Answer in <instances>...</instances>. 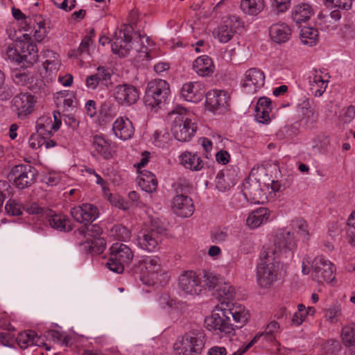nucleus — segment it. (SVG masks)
<instances>
[{"mask_svg": "<svg viewBox=\"0 0 355 355\" xmlns=\"http://www.w3.org/2000/svg\"><path fill=\"white\" fill-rule=\"evenodd\" d=\"M269 178L264 168H253L243 183L242 193L247 201L262 204L267 200Z\"/></svg>", "mask_w": 355, "mask_h": 355, "instance_id": "f257e3e1", "label": "nucleus"}, {"mask_svg": "<svg viewBox=\"0 0 355 355\" xmlns=\"http://www.w3.org/2000/svg\"><path fill=\"white\" fill-rule=\"evenodd\" d=\"M206 341L204 329L197 325H192L187 331L178 337L173 348L178 354L202 355Z\"/></svg>", "mask_w": 355, "mask_h": 355, "instance_id": "f03ea898", "label": "nucleus"}, {"mask_svg": "<svg viewBox=\"0 0 355 355\" xmlns=\"http://www.w3.org/2000/svg\"><path fill=\"white\" fill-rule=\"evenodd\" d=\"M276 251L268 247H263L260 253L261 262L257 266V282L263 288L270 286L276 280L277 272L274 261Z\"/></svg>", "mask_w": 355, "mask_h": 355, "instance_id": "7ed1b4c3", "label": "nucleus"}, {"mask_svg": "<svg viewBox=\"0 0 355 355\" xmlns=\"http://www.w3.org/2000/svg\"><path fill=\"white\" fill-rule=\"evenodd\" d=\"M174 116L171 125V132L174 137L181 142L189 141L196 130V125L187 116V110L184 107H176L170 114Z\"/></svg>", "mask_w": 355, "mask_h": 355, "instance_id": "20e7f679", "label": "nucleus"}, {"mask_svg": "<svg viewBox=\"0 0 355 355\" xmlns=\"http://www.w3.org/2000/svg\"><path fill=\"white\" fill-rule=\"evenodd\" d=\"M133 257V252L128 246L123 243H114L110 248V255L106 267L114 272L122 273Z\"/></svg>", "mask_w": 355, "mask_h": 355, "instance_id": "39448f33", "label": "nucleus"}, {"mask_svg": "<svg viewBox=\"0 0 355 355\" xmlns=\"http://www.w3.org/2000/svg\"><path fill=\"white\" fill-rule=\"evenodd\" d=\"M169 84L162 79H155L150 81L145 91L144 102L146 106L159 107L165 103L170 94Z\"/></svg>", "mask_w": 355, "mask_h": 355, "instance_id": "423d86ee", "label": "nucleus"}, {"mask_svg": "<svg viewBox=\"0 0 355 355\" xmlns=\"http://www.w3.org/2000/svg\"><path fill=\"white\" fill-rule=\"evenodd\" d=\"M37 171L29 164H18L13 166L8 175L10 182L19 189L31 187L37 180Z\"/></svg>", "mask_w": 355, "mask_h": 355, "instance_id": "0eeeda50", "label": "nucleus"}, {"mask_svg": "<svg viewBox=\"0 0 355 355\" xmlns=\"http://www.w3.org/2000/svg\"><path fill=\"white\" fill-rule=\"evenodd\" d=\"M165 231L166 228L159 220H152L150 225L142 230L138 236L139 245L144 250L153 251L161 241V236Z\"/></svg>", "mask_w": 355, "mask_h": 355, "instance_id": "6e6552de", "label": "nucleus"}, {"mask_svg": "<svg viewBox=\"0 0 355 355\" xmlns=\"http://www.w3.org/2000/svg\"><path fill=\"white\" fill-rule=\"evenodd\" d=\"M336 268L323 257H318L312 263V276L318 283L331 282L335 279Z\"/></svg>", "mask_w": 355, "mask_h": 355, "instance_id": "1a4fd4ad", "label": "nucleus"}, {"mask_svg": "<svg viewBox=\"0 0 355 355\" xmlns=\"http://www.w3.org/2000/svg\"><path fill=\"white\" fill-rule=\"evenodd\" d=\"M123 29L119 30V35L115 37L114 42L112 44V51L120 58L126 57L132 49L131 42L132 33L134 28L130 25H124Z\"/></svg>", "mask_w": 355, "mask_h": 355, "instance_id": "9d476101", "label": "nucleus"}, {"mask_svg": "<svg viewBox=\"0 0 355 355\" xmlns=\"http://www.w3.org/2000/svg\"><path fill=\"white\" fill-rule=\"evenodd\" d=\"M205 324L209 331H218L226 334H231L234 329L229 315L225 314V310L223 309L219 313H212L210 316L206 318Z\"/></svg>", "mask_w": 355, "mask_h": 355, "instance_id": "9b49d317", "label": "nucleus"}, {"mask_svg": "<svg viewBox=\"0 0 355 355\" xmlns=\"http://www.w3.org/2000/svg\"><path fill=\"white\" fill-rule=\"evenodd\" d=\"M241 24L240 19L236 17H230L214 30L213 35L220 42L227 43L232 39L236 33L237 28L240 26Z\"/></svg>", "mask_w": 355, "mask_h": 355, "instance_id": "f8f14e48", "label": "nucleus"}, {"mask_svg": "<svg viewBox=\"0 0 355 355\" xmlns=\"http://www.w3.org/2000/svg\"><path fill=\"white\" fill-rule=\"evenodd\" d=\"M114 96L120 105H131L139 98V92L132 85L121 84L115 87Z\"/></svg>", "mask_w": 355, "mask_h": 355, "instance_id": "ddd939ff", "label": "nucleus"}, {"mask_svg": "<svg viewBox=\"0 0 355 355\" xmlns=\"http://www.w3.org/2000/svg\"><path fill=\"white\" fill-rule=\"evenodd\" d=\"M180 288L185 293L198 295L202 291L198 277L193 270H186L178 279Z\"/></svg>", "mask_w": 355, "mask_h": 355, "instance_id": "4468645a", "label": "nucleus"}, {"mask_svg": "<svg viewBox=\"0 0 355 355\" xmlns=\"http://www.w3.org/2000/svg\"><path fill=\"white\" fill-rule=\"evenodd\" d=\"M35 102L33 95L20 93L12 99V105L17 112L18 117L24 119L33 112Z\"/></svg>", "mask_w": 355, "mask_h": 355, "instance_id": "2eb2a0df", "label": "nucleus"}, {"mask_svg": "<svg viewBox=\"0 0 355 355\" xmlns=\"http://www.w3.org/2000/svg\"><path fill=\"white\" fill-rule=\"evenodd\" d=\"M70 214L76 221L83 224H91L98 216L97 207L91 204L73 207Z\"/></svg>", "mask_w": 355, "mask_h": 355, "instance_id": "dca6fc26", "label": "nucleus"}, {"mask_svg": "<svg viewBox=\"0 0 355 355\" xmlns=\"http://www.w3.org/2000/svg\"><path fill=\"white\" fill-rule=\"evenodd\" d=\"M264 83V73L259 69L251 68L245 72V80L242 83V87L247 89V93L254 94Z\"/></svg>", "mask_w": 355, "mask_h": 355, "instance_id": "f3484780", "label": "nucleus"}, {"mask_svg": "<svg viewBox=\"0 0 355 355\" xmlns=\"http://www.w3.org/2000/svg\"><path fill=\"white\" fill-rule=\"evenodd\" d=\"M17 46H18L17 50L19 51L17 59L26 62V67L32 66L37 60V49L35 43L28 41H18Z\"/></svg>", "mask_w": 355, "mask_h": 355, "instance_id": "a211bd4d", "label": "nucleus"}, {"mask_svg": "<svg viewBox=\"0 0 355 355\" xmlns=\"http://www.w3.org/2000/svg\"><path fill=\"white\" fill-rule=\"evenodd\" d=\"M171 207L173 212L182 218L191 216L194 211L193 200L187 195H175Z\"/></svg>", "mask_w": 355, "mask_h": 355, "instance_id": "6ab92c4d", "label": "nucleus"}, {"mask_svg": "<svg viewBox=\"0 0 355 355\" xmlns=\"http://www.w3.org/2000/svg\"><path fill=\"white\" fill-rule=\"evenodd\" d=\"M274 243L275 249L272 250L276 251V254L281 251H293L296 247L293 234L285 230H281L276 234Z\"/></svg>", "mask_w": 355, "mask_h": 355, "instance_id": "aec40b11", "label": "nucleus"}, {"mask_svg": "<svg viewBox=\"0 0 355 355\" xmlns=\"http://www.w3.org/2000/svg\"><path fill=\"white\" fill-rule=\"evenodd\" d=\"M205 91L202 85L198 82H190L183 85L181 94L183 98L190 102H199L203 97Z\"/></svg>", "mask_w": 355, "mask_h": 355, "instance_id": "412c9836", "label": "nucleus"}, {"mask_svg": "<svg viewBox=\"0 0 355 355\" xmlns=\"http://www.w3.org/2000/svg\"><path fill=\"white\" fill-rule=\"evenodd\" d=\"M45 218L48 220L49 225L54 230L68 232L73 230L70 219L64 214H56L51 209V213L46 214Z\"/></svg>", "mask_w": 355, "mask_h": 355, "instance_id": "4be33fe9", "label": "nucleus"}, {"mask_svg": "<svg viewBox=\"0 0 355 355\" xmlns=\"http://www.w3.org/2000/svg\"><path fill=\"white\" fill-rule=\"evenodd\" d=\"M112 130L115 135L123 139L126 140L132 137L135 129L133 125L128 118H118L113 123Z\"/></svg>", "mask_w": 355, "mask_h": 355, "instance_id": "5701e85b", "label": "nucleus"}, {"mask_svg": "<svg viewBox=\"0 0 355 355\" xmlns=\"http://www.w3.org/2000/svg\"><path fill=\"white\" fill-rule=\"evenodd\" d=\"M227 96L223 91H210L206 94L205 106L211 112H215L227 105Z\"/></svg>", "mask_w": 355, "mask_h": 355, "instance_id": "b1692460", "label": "nucleus"}, {"mask_svg": "<svg viewBox=\"0 0 355 355\" xmlns=\"http://www.w3.org/2000/svg\"><path fill=\"white\" fill-rule=\"evenodd\" d=\"M193 69L200 76H210L214 71V65L208 55H202L195 60Z\"/></svg>", "mask_w": 355, "mask_h": 355, "instance_id": "393cba45", "label": "nucleus"}, {"mask_svg": "<svg viewBox=\"0 0 355 355\" xmlns=\"http://www.w3.org/2000/svg\"><path fill=\"white\" fill-rule=\"evenodd\" d=\"M269 33L272 41L281 44L288 40L291 35V30L284 23L275 24L270 26Z\"/></svg>", "mask_w": 355, "mask_h": 355, "instance_id": "a878e982", "label": "nucleus"}, {"mask_svg": "<svg viewBox=\"0 0 355 355\" xmlns=\"http://www.w3.org/2000/svg\"><path fill=\"white\" fill-rule=\"evenodd\" d=\"M270 211L268 208L260 207L253 211L248 217L247 225L252 229L260 226L268 220Z\"/></svg>", "mask_w": 355, "mask_h": 355, "instance_id": "bb28decb", "label": "nucleus"}, {"mask_svg": "<svg viewBox=\"0 0 355 355\" xmlns=\"http://www.w3.org/2000/svg\"><path fill=\"white\" fill-rule=\"evenodd\" d=\"M225 314L228 315L229 317L232 316L236 323L235 327L238 329L241 328L245 325L249 319L250 313L245 310V308L242 306H239L235 309L225 310Z\"/></svg>", "mask_w": 355, "mask_h": 355, "instance_id": "cd10ccee", "label": "nucleus"}, {"mask_svg": "<svg viewBox=\"0 0 355 355\" xmlns=\"http://www.w3.org/2000/svg\"><path fill=\"white\" fill-rule=\"evenodd\" d=\"M297 111L302 115V121H304L306 124L313 125L317 121L318 114L312 108L309 100L300 104L297 107Z\"/></svg>", "mask_w": 355, "mask_h": 355, "instance_id": "c85d7f7f", "label": "nucleus"}, {"mask_svg": "<svg viewBox=\"0 0 355 355\" xmlns=\"http://www.w3.org/2000/svg\"><path fill=\"white\" fill-rule=\"evenodd\" d=\"M311 6L308 3L299 4L294 7L292 12V19L296 24L307 21L312 15Z\"/></svg>", "mask_w": 355, "mask_h": 355, "instance_id": "c756f323", "label": "nucleus"}, {"mask_svg": "<svg viewBox=\"0 0 355 355\" xmlns=\"http://www.w3.org/2000/svg\"><path fill=\"white\" fill-rule=\"evenodd\" d=\"M180 159L185 168L191 171H200L203 168L202 160L196 154L184 152L180 155Z\"/></svg>", "mask_w": 355, "mask_h": 355, "instance_id": "7c9ffc66", "label": "nucleus"}, {"mask_svg": "<svg viewBox=\"0 0 355 355\" xmlns=\"http://www.w3.org/2000/svg\"><path fill=\"white\" fill-rule=\"evenodd\" d=\"M140 173L139 185L141 189L148 193L155 191L157 187L155 175L148 171H144L140 172Z\"/></svg>", "mask_w": 355, "mask_h": 355, "instance_id": "2f4dec72", "label": "nucleus"}, {"mask_svg": "<svg viewBox=\"0 0 355 355\" xmlns=\"http://www.w3.org/2000/svg\"><path fill=\"white\" fill-rule=\"evenodd\" d=\"M241 8L246 14L257 15L264 8L263 0H241Z\"/></svg>", "mask_w": 355, "mask_h": 355, "instance_id": "473e14b6", "label": "nucleus"}, {"mask_svg": "<svg viewBox=\"0 0 355 355\" xmlns=\"http://www.w3.org/2000/svg\"><path fill=\"white\" fill-rule=\"evenodd\" d=\"M24 64L21 69H16L12 71V78L14 83L20 86H27L31 80H33V74L25 71Z\"/></svg>", "mask_w": 355, "mask_h": 355, "instance_id": "72a5a7b5", "label": "nucleus"}, {"mask_svg": "<svg viewBox=\"0 0 355 355\" xmlns=\"http://www.w3.org/2000/svg\"><path fill=\"white\" fill-rule=\"evenodd\" d=\"M93 146L95 150L105 159L111 157V153L110 151V144L109 141L105 139L102 136L94 135L93 137Z\"/></svg>", "mask_w": 355, "mask_h": 355, "instance_id": "f704fd0d", "label": "nucleus"}, {"mask_svg": "<svg viewBox=\"0 0 355 355\" xmlns=\"http://www.w3.org/2000/svg\"><path fill=\"white\" fill-rule=\"evenodd\" d=\"M300 40L304 44L314 46L318 41V31L312 27H304L301 30Z\"/></svg>", "mask_w": 355, "mask_h": 355, "instance_id": "c9c22d12", "label": "nucleus"}, {"mask_svg": "<svg viewBox=\"0 0 355 355\" xmlns=\"http://www.w3.org/2000/svg\"><path fill=\"white\" fill-rule=\"evenodd\" d=\"M51 118L42 116L38 119L36 122V134L44 139L49 136H53V133L50 128Z\"/></svg>", "mask_w": 355, "mask_h": 355, "instance_id": "e433bc0d", "label": "nucleus"}, {"mask_svg": "<svg viewBox=\"0 0 355 355\" xmlns=\"http://www.w3.org/2000/svg\"><path fill=\"white\" fill-rule=\"evenodd\" d=\"M134 270L136 273H137L139 271L141 272V273L142 274L141 275V278L149 277L153 280H154L155 276H157L158 272L160 271L161 268H155V266L138 263V265H135Z\"/></svg>", "mask_w": 355, "mask_h": 355, "instance_id": "4c0bfd02", "label": "nucleus"}, {"mask_svg": "<svg viewBox=\"0 0 355 355\" xmlns=\"http://www.w3.org/2000/svg\"><path fill=\"white\" fill-rule=\"evenodd\" d=\"M216 296L219 299L232 300L234 297L235 291L234 287L228 284H220L216 288Z\"/></svg>", "mask_w": 355, "mask_h": 355, "instance_id": "58836bf2", "label": "nucleus"}, {"mask_svg": "<svg viewBox=\"0 0 355 355\" xmlns=\"http://www.w3.org/2000/svg\"><path fill=\"white\" fill-rule=\"evenodd\" d=\"M173 187H175L176 195L188 196L193 189V187L189 181L184 178H179L173 184Z\"/></svg>", "mask_w": 355, "mask_h": 355, "instance_id": "ea45409f", "label": "nucleus"}, {"mask_svg": "<svg viewBox=\"0 0 355 355\" xmlns=\"http://www.w3.org/2000/svg\"><path fill=\"white\" fill-rule=\"evenodd\" d=\"M114 110L113 103L105 101L101 104L98 112L103 121H110L116 115Z\"/></svg>", "mask_w": 355, "mask_h": 355, "instance_id": "a19ab883", "label": "nucleus"}, {"mask_svg": "<svg viewBox=\"0 0 355 355\" xmlns=\"http://www.w3.org/2000/svg\"><path fill=\"white\" fill-rule=\"evenodd\" d=\"M34 336H35V332L32 330L20 332L16 338V341L21 349H25L28 346L32 345V338Z\"/></svg>", "mask_w": 355, "mask_h": 355, "instance_id": "79ce46f5", "label": "nucleus"}, {"mask_svg": "<svg viewBox=\"0 0 355 355\" xmlns=\"http://www.w3.org/2000/svg\"><path fill=\"white\" fill-rule=\"evenodd\" d=\"M317 23L320 28L324 31H333L337 28V24L331 19V16H328V15L324 14L322 12L318 15Z\"/></svg>", "mask_w": 355, "mask_h": 355, "instance_id": "37998d69", "label": "nucleus"}, {"mask_svg": "<svg viewBox=\"0 0 355 355\" xmlns=\"http://www.w3.org/2000/svg\"><path fill=\"white\" fill-rule=\"evenodd\" d=\"M49 55H53V60H46L43 62L42 67L46 73H53V71H57L58 70L60 62L57 58L58 55L52 51H47L46 52V56H49Z\"/></svg>", "mask_w": 355, "mask_h": 355, "instance_id": "c03bdc74", "label": "nucleus"}, {"mask_svg": "<svg viewBox=\"0 0 355 355\" xmlns=\"http://www.w3.org/2000/svg\"><path fill=\"white\" fill-rule=\"evenodd\" d=\"M205 285L209 290H216L221 284L220 279L213 272L204 271L203 275Z\"/></svg>", "mask_w": 355, "mask_h": 355, "instance_id": "a18cd8bd", "label": "nucleus"}, {"mask_svg": "<svg viewBox=\"0 0 355 355\" xmlns=\"http://www.w3.org/2000/svg\"><path fill=\"white\" fill-rule=\"evenodd\" d=\"M345 229L348 242L355 246V211L349 216Z\"/></svg>", "mask_w": 355, "mask_h": 355, "instance_id": "49530a36", "label": "nucleus"}, {"mask_svg": "<svg viewBox=\"0 0 355 355\" xmlns=\"http://www.w3.org/2000/svg\"><path fill=\"white\" fill-rule=\"evenodd\" d=\"M324 3L327 8H338L345 10L351 9L352 0H323Z\"/></svg>", "mask_w": 355, "mask_h": 355, "instance_id": "de8ad7c7", "label": "nucleus"}, {"mask_svg": "<svg viewBox=\"0 0 355 355\" xmlns=\"http://www.w3.org/2000/svg\"><path fill=\"white\" fill-rule=\"evenodd\" d=\"M342 338L343 343L348 346L355 345V327L346 326L343 329Z\"/></svg>", "mask_w": 355, "mask_h": 355, "instance_id": "09e8293b", "label": "nucleus"}, {"mask_svg": "<svg viewBox=\"0 0 355 355\" xmlns=\"http://www.w3.org/2000/svg\"><path fill=\"white\" fill-rule=\"evenodd\" d=\"M234 184L232 182L227 180L223 172H219L216 178V187L220 191H225L231 188Z\"/></svg>", "mask_w": 355, "mask_h": 355, "instance_id": "8fccbe9b", "label": "nucleus"}, {"mask_svg": "<svg viewBox=\"0 0 355 355\" xmlns=\"http://www.w3.org/2000/svg\"><path fill=\"white\" fill-rule=\"evenodd\" d=\"M97 73L94 75H97L99 78V83L105 85L107 87H108L109 84H111L110 79L112 77V73L108 68H106L103 66H99L96 69Z\"/></svg>", "mask_w": 355, "mask_h": 355, "instance_id": "3c124183", "label": "nucleus"}, {"mask_svg": "<svg viewBox=\"0 0 355 355\" xmlns=\"http://www.w3.org/2000/svg\"><path fill=\"white\" fill-rule=\"evenodd\" d=\"M112 232L114 234L119 240L126 241L131 236L129 230L121 224L115 225L112 228Z\"/></svg>", "mask_w": 355, "mask_h": 355, "instance_id": "603ef678", "label": "nucleus"}, {"mask_svg": "<svg viewBox=\"0 0 355 355\" xmlns=\"http://www.w3.org/2000/svg\"><path fill=\"white\" fill-rule=\"evenodd\" d=\"M105 245L106 242L105 239L101 237H97L90 241L89 248L92 253L101 254L105 249Z\"/></svg>", "mask_w": 355, "mask_h": 355, "instance_id": "864d4df0", "label": "nucleus"}, {"mask_svg": "<svg viewBox=\"0 0 355 355\" xmlns=\"http://www.w3.org/2000/svg\"><path fill=\"white\" fill-rule=\"evenodd\" d=\"M26 211L30 214L46 216L51 213V209L46 207H40L37 203H33L26 208Z\"/></svg>", "mask_w": 355, "mask_h": 355, "instance_id": "5fc2aeb1", "label": "nucleus"}, {"mask_svg": "<svg viewBox=\"0 0 355 355\" xmlns=\"http://www.w3.org/2000/svg\"><path fill=\"white\" fill-rule=\"evenodd\" d=\"M279 329V324L276 321L270 322L266 328L264 334H261V336H264L267 340L272 341L275 339L274 333Z\"/></svg>", "mask_w": 355, "mask_h": 355, "instance_id": "6e6d98bb", "label": "nucleus"}, {"mask_svg": "<svg viewBox=\"0 0 355 355\" xmlns=\"http://www.w3.org/2000/svg\"><path fill=\"white\" fill-rule=\"evenodd\" d=\"M256 120L263 124H267L270 121V112L268 110H260L259 107L254 108Z\"/></svg>", "mask_w": 355, "mask_h": 355, "instance_id": "4d7b16f0", "label": "nucleus"}, {"mask_svg": "<svg viewBox=\"0 0 355 355\" xmlns=\"http://www.w3.org/2000/svg\"><path fill=\"white\" fill-rule=\"evenodd\" d=\"M5 209L7 213L12 216H19L22 214L21 205L15 200H10L6 203Z\"/></svg>", "mask_w": 355, "mask_h": 355, "instance_id": "13d9d810", "label": "nucleus"}, {"mask_svg": "<svg viewBox=\"0 0 355 355\" xmlns=\"http://www.w3.org/2000/svg\"><path fill=\"white\" fill-rule=\"evenodd\" d=\"M325 352L329 355H335L340 349L338 341L334 340H327L324 346Z\"/></svg>", "mask_w": 355, "mask_h": 355, "instance_id": "bf43d9fd", "label": "nucleus"}, {"mask_svg": "<svg viewBox=\"0 0 355 355\" xmlns=\"http://www.w3.org/2000/svg\"><path fill=\"white\" fill-rule=\"evenodd\" d=\"M44 142H46L45 139L36 133L32 134L28 141L29 146L33 149H37L43 146Z\"/></svg>", "mask_w": 355, "mask_h": 355, "instance_id": "052dcab7", "label": "nucleus"}, {"mask_svg": "<svg viewBox=\"0 0 355 355\" xmlns=\"http://www.w3.org/2000/svg\"><path fill=\"white\" fill-rule=\"evenodd\" d=\"M272 6L278 12H284L291 5V0H271Z\"/></svg>", "mask_w": 355, "mask_h": 355, "instance_id": "680f3d73", "label": "nucleus"}, {"mask_svg": "<svg viewBox=\"0 0 355 355\" xmlns=\"http://www.w3.org/2000/svg\"><path fill=\"white\" fill-rule=\"evenodd\" d=\"M108 200L110 202V203L115 207H117L124 210L128 209L126 203H125L124 200L120 196L110 193Z\"/></svg>", "mask_w": 355, "mask_h": 355, "instance_id": "e2e57ef3", "label": "nucleus"}, {"mask_svg": "<svg viewBox=\"0 0 355 355\" xmlns=\"http://www.w3.org/2000/svg\"><path fill=\"white\" fill-rule=\"evenodd\" d=\"M227 237V233L226 231L216 229L214 230L211 233V240L212 242L216 243H219L223 241H225Z\"/></svg>", "mask_w": 355, "mask_h": 355, "instance_id": "0e129e2a", "label": "nucleus"}, {"mask_svg": "<svg viewBox=\"0 0 355 355\" xmlns=\"http://www.w3.org/2000/svg\"><path fill=\"white\" fill-rule=\"evenodd\" d=\"M27 86L31 91L37 93L44 89L45 83L44 80L40 78L35 79L33 78V80H31V83H29Z\"/></svg>", "mask_w": 355, "mask_h": 355, "instance_id": "69168bd1", "label": "nucleus"}, {"mask_svg": "<svg viewBox=\"0 0 355 355\" xmlns=\"http://www.w3.org/2000/svg\"><path fill=\"white\" fill-rule=\"evenodd\" d=\"M261 336V335H256L250 343H248L247 345H243L237 351L234 352L232 355H243L245 354L258 341Z\"/></svg>", "mask_w": 355, "mask_h": 355, "instance_id": "338daca9", "label": "nucleus"}, {"mask_svg": "<svg viewBox=\"0 0 355 355\" xmlns=\"http://www.w3.org/2000/svg\"><path fill=\"white\" fill-rule=\"evenodd\" d=\"M85 84L88 89H96L98 85L100 84L99 78L97 75H90L86 78Z\"/></svg>", "mask_w": 355, "mask_h": 355, "instance_id": "774afa93", "label": "nucleus"}]
</instances>
